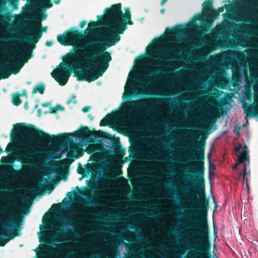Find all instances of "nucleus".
Listing matches in <instances>:
<instances>
[{"label":"nucleus","mask_w":258,"mask_h":258,"mask_svg":"<svg viewBox=\"0 0 258 258\" xmlns=\"http://www.w3.org/2000/svg\"><path fill=\"white\" fill-rule=\"evenodd\" d=\"M104 17L100 23L108 28L103 39L90 42L88 45H75L66 55L63 61L51 73V76L60 86L65 85L71 75L69 70L74 71V76L79 81L89 83L103 76L112 60L106 49L115 45L120 39V34L127 29V25L134 24L131 20L130 8L121 10L120 3L114 4L104 10Z\"/></svg>","instance_id":"f257e3e1"},{"label":"nucleus","mask_w":258,"mask_h":258,"mask_svg":"<svg viewBox=\"0 0 258 258\" xmlns=\"http://www.w3.org/2000/svg\"><path fill=\"white\" fill-rule=\"evenodd\" d=\"M195 176L192 180L196 186L195 191L191 194L194 208L196 210L194 215L197 218L191 220L190 226L196 229L191 231L192 235L197 237L195 251L188 252L186 258H211L210 231L207 215L209 202L205 191V167H194Z\"/></svg>","instance_id":"f03ea898"},{"label":"nucleus","mask_w":258,"mask_h":258,"mask_svg":"<svg viewBox=\"0 0 258 258\" xmlns=\"http://www.w3.org/2000/svg\"><path fill=\"white\" fill-rule=\"evenodd\" d=\"M14 135L22 139L29 141L33 137L40 142L55 144H64L72 141V137L82 140L86 139H96L100 137L109 138L110 135L103 131H91L87 126L83 127L79 131L73 133H63L58 136L51 135L43 131L36 128L31 124L18 123L14 125Z\"/></svg>","instance_id":"7ed1b4c3"},{"label":"nucleus","mask_w":258,"mask_h":258,"mask_svg":"<svg viewBox=\"0 0 258 258\" xmlns=\"http://www.w3.org/2000/svg\"><path fill=\"white\" fill-rule=\"evenodd\" d=\"M1 213L9 217L4 222H0V246H4L10 240L19 235L17 229H20L21 219L14 213L8 211H2Z\"/></svg>","instance_id":"20e7f679"},{"label":"nucleus","mask_w":258,"mask_h":258,"mask_svg":"<svg viewBox=\"0 0 258 258\" xmlns=\"http://www.w3.org/2000/svg\"><path fill=\"white\" fill-rule=\"evenodd\" d=\"M31 53V49L27 50L25 56L19 59L15 56L9 57L4 62L0 63V80L7 79L11 74H18L24 64L32 56Z\"/></svg>","instance_id":"39448f33"},{"label":"nucleus","mask_w":258,"mask_h":258,"mask_svg":"<svg viewBox=\"0 0 258 258\" xmlns=\"http://www.w3.org/2000/svg\"><path fill=\"white\" fill-rule=\"evenodd\" d=\"M33 19L35 20L34 24L30 25L28 28L29 33L23 37V39L28 42V45H34L42 35V32L47 29V27H42L41 20L36 17Z\"/></svg>","instance_id":"423d86ee"},{"label":"nucleus","mask_w":258,"mask_h":258,"mask_svg":"<svg viewBox=\"0 0 258 258\" xmlns=\"http://www.w3.org/2000/svg\"><path fill=\"white\" fill-rule=\"evenodd\" d=\"M150 99H142L137 100H130L124 103L122 110L132 113V116L147 110L148 105L151 103Z\"/></svg>","instance_id":"0eeeda50"},{"label":"nucleus","mask_w":258,"mask_h":258,"mask_svg":"<svg viewBox=\"0 0 258 258\" xmlns=\"http://www.w3.org/2000/svg\"><path fill=\"white\" fill-rule=\"evenodd\" d=\"M213 4V0H206L202 5V14L198 13L193 17L195 21H201L200 30L203 33H206V28L203 27V26H207L206 21L211 18V15L214 10Z\"/></svg>","instance_id":"6e6552de"},{"label":"nucleus","mask_w":258,"mask_h":258,"mask_svg":"<svg viewBox=\"0 0 258 258\" xmlns=\"http://www.w3.org/2000/svg\"><path fill=\"white\" fill-rule=\"evenodd\" d=\"M83 37L84 35L81 32H79L77 30H69L65 31L63 34L58 35L57 39L58 42L62 45L67 46L71 45L74 47L75 45H78L75 44L74 43ZM88 44H90V43L85 45Z\"/></svg>","instance_id":"1a4fd4ad"},{"label":"nucleus","mask_w":258,"mask_h":258,"mask_svg":"<svg viewBox=\"0 0 258 258\" xmlns=\"http://www.w3.org/2000/svg\"><path fill=\"white\" fill-rule=\"evenodd\" d=\"M49 244H52V242H48ZM55 246L53 247L51 246L47 245L45 249L47 253L51 256L50 258H72L70 255L66 254L63 249H66L67 246L61 244L53 243Z\"/></svg>","instance_id":"9d476101"},{"label":"nucleus","mask_w":258,"mask_h":258,"mask_svg":"<svg viewBox=\"0 0 258 258\" xmlns=\"http://www.w3.org/2000/svg\"><path fill=\"white\" fill-rule=\"evenodd\" d=\"M35 154V152L33 148L28 145H26L23 152L17 154L18 157L17 160L22 163L32 165Z\"/></svg>","instance_id":"9b49d317"},{"label":"nucleus","mask_w":258,"mask_h":258,"mask_svg":"<svg viewBox=\"0 0 258 258\" xmlns=\"http://www.w3.org/2000/svg\"><path fill=\"white\" fill-rule=\"evenodd\" d=\"M36 5L39 10L45 12V11L53 6V4L51 0H36ZM46 18V15L43 13L42 14V19L45 20Z\"/></svg>","instance_id":"f8f14e48"},{"label":"nucleus","mask_w":258,"mask_h":258,"mask_svg":"<svg viewBox=\"0 0 258 258\" xmlns=\"http://www.w3.org/2000/svg\"><path fill=\"white\" fill-rule=\"evenodd\" d=\"M223 11L224 8L222 7L218 8L216 10L214 9L212 12L213 13L211 15L210 19H209V20H207L206 21L207 26H205L204 25L203 26V27L206 28V32H208L212 26L213 25L214 20L219 17L220 13L223 12Z\"/></svg>","instance_id":"ddd939ff"},{"label":"nucleus","mask_w":258,"mask_h":258,"mask_svg":"<svg viewBox=\"0 0 258 258\" xmlns=\"http://www.w3.org/2000/svg\"><path fill=\"white\" fill-rule=\"evenodd\" d=\"M99 169L100 166L98 163H91L88 164L86 166L85 169L81 168L78 169V172L80 174L85 175L86 173L89 174L90 173H96Z\"/></svg>","instance_id":"4468645a"},{"label":"nucleus","mask_w":258,"mask_h":258,"mask_svg":"<svg viewBox=\"0 0 258 258\" xmlns=\"http://www.w3.org/2000/svg\"><path fill=\"white\" fill-rule=\"evenodd\" d=\"M58 233L56 235L55 241L57 242H61L67 241L71 236L72 232L71 229H58Z\"/></svg>","instance_id":"2eb2a0df"},{"label":"nucleus","mask_w":258,"mask_h":258,"mask_svg":"<svg viewBox=\"0 0 258 258\" xmlns=\"http://www.w3.org/2000/svg\"><path fill=\"white\" fill-rule=\"evenodd\" d=\"M166 32V35L169 37L180 36L183 32V26L178 25L173 28H167Z\"/></svg>","instance_id":"dca6fc26"},{"label":"nucleus","mask_w":258,"mask_h":258,"mask_svg":"<svg viewBox=\"0 0 258 258\" xmlns=\"http://www.w3.org/2000/svg\"><path fill=\"white\" fill-rule=\"evenodd\" d=\"M248 148L246 146H244L243 148L240 155L238 157V163H243L245 161L248 166L249 165V157L248 155Z\"/></svg>","instance_id":"f3484780"},{"label":"nucleus","mask_w":258,"mask_h":258,"mask_svg":"<svg viewBox=\"0 0 258 258\" xmlns=\"http://www.w3.org/2000/svg\"><path fill=\"white\" fill-rule=\"evenodd\" d=\"M224 30L225 27L224 26L220 25L217 26L212 30L211 36L215 38H220L221 36L224 37Z\"/></svg>","instance_id":"a211bd4d"},{"label":"nucleus","mask_w":258,"mask_h":258,"mask_svg":"<svg viewBox=\"0 0 258 258\" xmlns=\"http://www.w3.org/2000/svg\"><path fill=\"white\" fill-rule=\"evenodd\" d=\"M7 174L13 178H18L24 175V172L20 170H15L12 166H9L7 168Z\"/></svg>","instance_id":"6ab92c4d"},{"label":"nucleus","mask_w":258,"mask_h":258,"mask_svg":"<svg viewBox=\"0 0 258 258\" xmlns=\"http://www.w3.org/2000/svg\"><path fill=\"white\" fill-rule=\"evenodd\" d=\"M122 243L123 240L120 237H112L110 243V248L112 250H115Z\"/></svg>","instance_id":"aec40b11"},{"label":"nucleus","mask_w":258,"mask_h":258,"mask_svg":"<svg viewBox=\"0 0 258 258\" xmlns=\"http://www.w3.org/2000/svg\"><path fill=\"white\" fill-rule=\"evenodd\" d=\"M159 73H160V71L159 70H155L154 71L150 70L149 75L145 76L147 83H151L153 80L155 79L157 77V75Z\"/></svg>","instance_id":"412c9836"},{"label":"nucleus","mask_w":258,"mask_h":258,"mask_svg":"<svg viewBox=\"0 0 258 258\" xmlns=\"http://www.w3.org/2000/svg\"><path fill=\"white\" fill-rule=\"evenodd\" d=\"M112 120V115L108 113L106 116L101 120L100 122V126H107L109 125V123Z\"/></svg>","instance_id":"4be33fe9"},{"label":"nucleus","mask_w":258,"mask_h":258,"mask_svg":"<svg viewBox=\"0 0 258 258\" xmlns=\"http://www.w3.org/2000/svg\"><path fill=\"white\" fill-rule=\"evenodd\" d=\"M44 90H45V85L43 83H40L39 84L36 86L34 88L32 93L33 94H35L38 92L40 94H44Z\"/></svg>","instance_id":"5701e85b"},{"label":"nucleus","mask_w":258,"mask_h":258,"mask_svg":"<svg viewBox=\"0 0 258 258\" xmlns=\"http://www.w3.org/2000/svg\"><path fill=\"white\" fill-rule=\"evenodd\" d=\"M98 26L97 22L95 21H90L88 24V27L86 29L85 32H93Z\"/></svg>","instance_id":"b1692460"},{"label":"nucleus","mask_w":258,"mask_h":258,"mask_svg":"<svg viewBox=\"0 0 258 258\" xmlns=\"http://www.w3.org/2000/svg\"><path fill=\"white\" fill-rule=\"evenodd\" d=\"M20 96L21 94L19 93H17L14 95L12 98V103L14 105L18 106L22 103Z\"/></svg>","instance_id":"393cba45"},{"label":"nucleus","mask_w":258,"mask_h":258,"mask_svg":"<svg viewBox=\"0 0 258 258\" xmlns=\"http://www.w3.org/2000/svg\"><path fill=\"white\" fill-rule=\"evenodd\" d=\"M246 166H247V164L245 163L244 168L243 169L242 171L240 172V175L242 177V178H243V179L244 180H245V181H246V186L247 187L248 190H249V186H248V179L245 177V175L247 174V173H246V169H247Z\"/></svg>","instance_id":"a878e982"},{"label":"nucleus","mask_w":258,"mask_h":258,"mask_svg":"<svg viewBox=\"0 0 258 258\" xmlns=\"http://www.w3.org/2000/svg\"><path fill=\"white\" fill-rule=\"evenodd\" d=\"M232 55L235 56L237 59L240 60L244 58V54L243 52H232Z\"/></svg>","instance_id":"bb28decb"},{"label":"nucleus","mask_w":258,"mask_h":258,"mask_svg":"<svg viewBox=\"0 0 258 258\" xmlns=\"http://www.w3.org/2000/svg\"><path fill=\"white\" fill-rule=\"evenodd\" d=\"M114 152L116 154H118L120 155L121 158L124 154V150L122 149L120 145L116 147L114 149Z\"/></svg>","instance_id":"cd10ccee"},{"label":"nucleus","mask_w":258,"mask_h":258,"mask_svg":"<svg viewBox=\"0 0 258 258\" xmlns=\"http://www.w3.org/2000/svg\"><path fill=\"white\" fill-rule=\"evenodd\" d=\"M82 155H83V153H78L77 155H74L73 153H68L67 155V157L69 159H72L71 162L73 161H74V159H75V158H76V159L79 158L81 157Z\"/></svg>","instance_id":"c85d7f7f"},{"label":"nucleus","mask_w":258,"mask_h":258,"mask_svg":"<svg viewBox=\"0 0 258 258\" xmlns=\"http://www.w3.org/2000/svg\"><path fill=\"white\" fill-rule=\"evenodd\" d=\"M76 96L74 94H73L71 96V98L68 100V101H67L68 104H70L72 102H73L74 104H76L77 100H76Z\"/></svg>","instance_id":"c756f323"},{"label":"nucleus","mask_w":258,"mask_h":258,"mask_svg":"<svg viewBox=\"0 0 258 258\" xmlns=\"http://www.w3.org/2000/svg\"><path fill=\"white\" fill-rule=\"evenodd\" d=\"M19 0H9L10 4L13 6L14 8H17V4Z\"/></svg>","instance_id":"7c9ffc66"},{"label":"nucleus","mask_w":258,"mask_h":258,"mask_svg":"<svg viewBox=\"0 0 258 258\" xmlns=\"http://www.w3.org/2000/svg\"><path fill=\"white\" fill-rule=\"evenodd\" d=\"M41 191V188H35L34 187L31 188L30 191L34 194H36L39 191Z\"/></svg>","instance_id":"2f4dec72"},{"label":"nucleus","mask_w":258,"mask_h":258,"mask_svg":"<svg viewBox=\"0 0 258 258\" xmlns=\"http://www.w3.org/2000/svg\"><path fill=\"white\" fill-rule=\"evenodd\" d=\"M213 231H214V236L215 238H217L218 237V231L216 227V226L214 223L213 224Z\"/></svg>","instance_id":"473e14b6"},{"label":"nucleus","mask_w":258,"mask_h":258,"mask_svg":"<svg viewBox=\"0 0 258 258\" xmlns=\"http://www.w3.org/2000/svg\"><path fill=\"white\" fill-rule=\"evenodd\" d=\"M57 110V108L54 107H51L50 110L49 111V113H55L56 111Z\"/></svg>","instance_id":"72a5a7b5"},{"label":"nucleus","mask_w":258,"mask_h":258,"mask_svg":"<svg viewBox=\"0 0 258 258\" xmlns=\"http://www.w3.org/2000/svg\"><path fill=\"white\" fill-rule=\"evenodd\" d=\"M90 109H91V107H90V106H87L84 107L82 109V111H83L84 112H88V111Z\"/></svg>","instance_id":"f704fd0d"},{"label":"nucleus","mask_w":258,"mask_h":258,"mask_svg":"<svg viewBox=\"0 0 258 258\" xmlns=\"http://www.w3.org/2000/svg\"><path fill=\"white\" fill-rule=\"evenodd\" d=\"M87 24V22L85 21H82L80 23V27L81 28H83L85 27V26Z\"/></svg>","instance_id":"c9c22d12"},{"label":"nucleus","mask_w":258,"mask_h":258,"mask_svg":"<svg viewBox=\"0 0 258 258\" xmlns=\"http://www.w3.org/2000/svg\"><path fill=\"white\" fill-rule=\"evenodd\" d=\"M150 51L152 53H155V52H156L157 49L155 48V47L154 46H151V47L150 48Z\"/></svg>","instance_id":"e433bc0d"},{"label":"nucleus","mask_w":258,"mask_h":258,"mask_svg":"<svg viewBox=\"0 0 258 258\" xmlns=\"http://www.w3.org/2000/svg\"><path fill=\"white\" fill-rule=\"evenodd\" d=\"M147 157L148 159H150V160H151V159H154V157H153V154H152L151 153H149V154H147Z\"/></svg>","instance_id":"4c0bfd02"},{"label":"nucleus","mask_w":258,"mask_h":258,"mask_svg":"<svg viewBox=\"0 0 258 258\" xmlns=\"http://www.w3.org/2000/svg\"><path fill=\"white\" fill-rule=\"evenodd\" d=\"M50 104V102H44L41 105L42 107H47L48 106H49Z\"/></svg>","instance_id":"58836bf2"},{"label":"nucleus","mask_w":258,"mask_h":258,"mask_svg":"<svg viewBox=\"0 0 258 258\" xmlns=\"http://www.w3.org/2000/svg\"><path fill=\"white\" fill-rule=\"evenodd\" d=\"M91 157L92 160L95 161L97 160L98 158H97V156L93 155H91Z\"/></svg>","instance_id":"ea45409f"},{"label":"nucleus","mask_w":258,"mask_h":258,"mask_svg":"<svg viewBox=\"0 0 258 258\" xmlns=\"http://www.w3.org/2000/svg\"><path fill=\"white\" fill-rule=\"evenodd\" d=\"M55 107L56 108H57V110H59V109H61L62 110H64V108L60 105H56Z\"/></svg>","instance_id":"a19ab883"},{"label":"nucleus","mask_w":258,"mask_h":258,"mask_svg":"<svg viewBox=\"0 0 258 258\" xmlns=\"http://www.w3.org/2000/svg\"><path fill=\"white\" fill-rule=\"evenodd\" d=\"M241 145H239L238 146H237L235 148V151L236 152H238L239 151V150L241 149Z\"/></svg>","instance_id":"79ce46f5"},{"label":"nucleus","mask_w":258,"mask_h":258,"mask_svg":"<svg viewBox=\"0 0 258 258\" xmlns=\"http://www.w3.org/2000/svg\"><path fill=\"white\" fill-rule=\"evenodd\" d=\"M45 44L48 46H51L52 45V42L51 41H47Z\"/></svg>","instance_id":"37998d69"},{"label":"nucleus","mask_w":258,"mask_h":258,"mask_svg":"<svg viewBox=\"0 0 258 258\" xmlns=\"http://www.w3.org/2000/svg\"><path fill=\"white\" fill-rule=\"evenodd\" d=\"M72 225V224L71 223H70L69 221H66L64 223V225H63V226H68L69 225Z\"/></svg>","instance_id":"c03bdc74"},{"label":"nucleus","mask_w":258,"mask_h":258,"mask_svg":"<svg viewBox=\"0 0 258 258\" xmlns=\"http://www.w3.org/2000/svg\"><path fill=\"white\" fill-rule=\"evenodd\" d=\"M2 18H4L5 19L8 20V19H10V16L9 15H8L6 14L5 15L2 16Z\"/></svg>","instance_id":"a18cd8bd"},{"label":"nucleus","mask_w":258,"mask_h":258,"mask_svg":"<svg viewBox=\"0 0 258 258\" xmlns=\"http://www.w3.org/2000/svg\"><path fill=\"white\" fill-rule=\"evenodd\" d=\"M41 112H42V110L41 109H39L38 110H37V115L38 116H40L41 115Z\"/></svg>","instance_id":"49530a36"},{"label":"nucleus","mask_w":258,"mask_h":258,"mask_svg":"<svg viewBox=\"0 0 258 258\" xmlns=\"http://www.w3.org/2000/svg\"><path fill=\"white\" fill-rule=\"evenodd\" d=\"M22 96H27V92L25 90H23L22 91V94H21Z\"/></svg>","instance_id":"de8ad7c7"},{"label":"nucleus","mask_w":258,"mask_h":258,"mask_svg":"<svg viewBox=\"0 0 258 258\" xmlns=\"http://www.w3.org/2000/svg\"><path fill=\"white\" fill-rule=\"evenodd\" d=\"M239 130H240V128H239L238 130L235 129V130H234V132L237 135H239Z\"/></svg>","instance_id":"09e8293b"},{"label":"nucleus","mask_w":258,"mask_h":258,"mask_svg":"<svg viewBox=\"0 0 258 258\" xmlns=\"http://www.w3.org/2000/svg\"><path fill=\"white\" fill-rule=\"evenodd\" d=\"M122 179H123V180L124 181V183L126 184V186H127V188L128 189H129V188H130V186H129V185L127 184V180H126L125 178H123Z\"/></svg>","instance_id":"8fccbe9b"},{"label":"nucleus","mask_w":258,"mask_h":258,"mask_svg":"<svg viewBox=\"0 0 258 258\" xmlns=\"http://www.w3.org/2000/svg\"><path fill=\"white\" fill-rule=\"evenodd\" d=\"M60 2V0H54L53 1V3L55 4H59Z\"/></svg>","instance_id":"3c124183"},{"label":"nucleus","mask_w":258,"mask_h":258,"mask_svg":"<svg viewBox=\"0 0 258 258\" xmlns=\"http://www.w3.org/2000/svg\"><path fill=\"white\" fill-rule=\"evenodd\" d=\"M240 163H238V162L236 163L235 165H234L232 167L233 169H235L237 166Z\"/></svg>","instance_id":"603ef678"},{"label":"nucleus","mask_w":258,"mask_h":258,"mask_svg":"<svg viewBox=\"0 0 258 258\" xmlns=\"http://www.w3.org/2000/svg\"><path fill=\"white\" fill-rule=\"evenodd\" d=\"M167 0H162L161 2V5L163 6L166 2H167Z\"/></svg>","instance_id":"864d4df0"},{"label":"nucleus","mask_w":258,"mask_h":258,"mask_svg":"<svg viewBox=\"0 0 258 258\" xmlns=\"http://www.w3.org/2000/svg\"><path fill=\"white\" fill-rule=\"evenodd\" d=\"M7 159H8L7 157H5V156L3 157L2 158V160H5V161H6L7 160Z\"/></svg>","instance_id":"5fc2aeb1"},{"label":"nucleus","mask_w":258,"mask_h":258,"mask_svg":"<svg viewBox=\"0 0 258 258\" xmlns=\"http://www.w3.org/2000/svg\"><path fill=\"white\" fill-rule=\"evenodd\" d=\"M160 12H161V14H163V13H164V12H165V9H161V10H160Z\"/></svg>","instance_id":"6e6d98bb"},{"label":"nucleus","mask_w":258,"mask_h":258,"mask_svg":"<svg viewBox=\"0 0 258 258\" xmlns=\"http://www.w3.org/2000/svg\"><path fill=\"white\" fill-rule=\"evenodd\" d=\"M24 106H25V108H26V109H28L27 102H26V103H25Z\"/></svg>","instance_id":"4d7b16f0"},{"label":"nucleus","mask_w":258,"mask_h":258,"mask_svg":"<svg viewBox=\"0 0 258 258\" xmlns=\"http://www.w3.org/2000/svg\"><path fill=\"white\" fill-rule=\"evenodd\" d=\"M118 175L121 174L122 171L120 170L119 171H118Z\"/></svg>","instance_id":"13d9d810"},{"label":"nucleus","mask_w":258,"mask_h":258,"mask_svg":"<svg viewBox=\"0 0 258 258\" xmlns=\"http://www.w3.org/2000/svg\"><path fill=\"white\" fill-rule=\"evenodd\" d=\"M3 152L2 148L0 146V154Z\"/></svg>","instance_id":"bf43d9fd"},{"label":"nucleus","mask_w":258,"mask_h":258,"mask_svg":"<svg viewBox=\"0 0 258 258\" xmlns=\"http://www.w3.org/2000/svg\"><path fill=\"white\" fill-rule=\"evenodd\" d=\"M6 152H9V151L8 150V146H7V148L6 149Z\"/></svg>","instance_id":"052dcab7"},{"label":"nucleus","mask_w":258,"mask_h":258,"mask_svg":"<svg viewBox=\"0 0 258 258\" xmlns=\"http://www.w3.org/2000/svg\"><path fill=\"white\" fill-rule=\"evenodd\" d=\"M39 180H40V181H43V179L41 177H40V178H39Z\"/></svg>","instance_id":"680f3d73"},{"label":"nucleus","mask_w":258,"mask_h":258,"mask_svg":"<svg viewBox=\"0 0 258 258\" xmlns=\"http://www.w3.org/2000/svg\"><path fill=\"white\" fill-rule=\"evenodd\" d=\"M174 53H176V52L175 49H171Z\"/></svg>","instance_id":"e2e57ef3"},{"label":"nucleus","mask_w":258,"mask_h":258,"mask_svg":"<svg viewBox=\"0 0 258 258\" xmlns=\"http://www.w3.org/2000/svg\"><path fill=\"white\" fill-rule=\"evenodd\" d=\"M53 206H55V207H59V206H58V204H54V205H53Z\"/></svg>","instance_id":"0e129e2a"},{"label":"nucleus","mask_w":258,"mask_h":258,"mask_svg":"<svg viewBox=\"0 0 258 258\" xmlns=\"http://www.w3.org/2000/svg\"><path fill=\"white\" fill-rule=\"evenodd\" d=\"M19 52H20L19 51H18V53H17L16 55L17 56H18V55H19Z\"/></svg>","instance_id":"69168bd1"},{"label":"nucleus","mask_w":258,"mask_h":258,"mask_svg":"<svg viewBox=\"0 0 258 258\" xmlns=\"http://www.w3.org/2000/svg\"><path fill=\"white\" fill-rule=\"evenodd\" d=\"M14 38H16V39H19V38H21L20 37H14Z\"/></svg>","instance_id":"338daca9"},{"label":"nucleus","mask_w":258,"mask_h":258,"mask_svg":"<svg viewBox=\"0 0 258 258\" xmlns=\"http://www.w3.org/2000/svg\"><path fill=\"white\" fill-rule=\"evenodd\" d=\"M126 258H132V257L131 256H128Z\"/></svg>","instance_id":"774afa93"}]
</instances>
